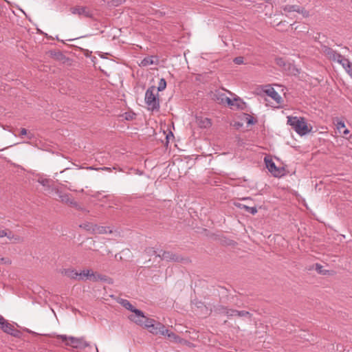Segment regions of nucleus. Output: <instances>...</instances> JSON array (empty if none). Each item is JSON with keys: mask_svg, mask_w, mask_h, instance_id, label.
I'll use <instances>...</instances> for the list:
<instances>
[{"mask_svg": "<svg viewBox=\"0 0 352 352\" xmlns=\"http://www.w3.org/2000/svg\"><path fill=\"white\" fill-rule=\"evenodd\" d=\"M67 346H72L74 349L82 350L87 346H89V343L87 342L83 338H75L72 336L67 337L65 335H60L57 336Z\"/></svg>", "mask_w": 352, "mask_h": 352, "instance_id": "nucleus-1", "label": "nucleus"}, {"mask_svg": "<svg viewBox=\"0 0 352 352\" xmlns=\"http://www.w3.org/2000/svg\"><path fill=\"white\" fill-rule=\"evenodd\" d=\"M287 124L291 125L300 135H303L308 133V126L304 118L287 117Z\"/></svg>", "mask_w": 352, "mask_h": 352, "instance_id": "nucleus-2", "label": "nucleus"}, {"mask_svg": "<svg viewBox=\"0 0 352 352\" xmlns=\"http://www.w3.org/2000/svg\"><path fill=\"white\" fill-rule=\"evenodd\" d=\"M145 329L152 333L153 335L163 336L164 333H167V329L161 322L155 320L153 318H149L147 323L145 324Z\"/></svg>", "mask_w": 352, "mask_h": 352, "instance_id": "nucleus-3", "label": "nucleus"}, {"mask_svg": "<svg viewBox=\"0 0 352 352\" xmlns=\"http://www.w3.org/2000/svg\"><path fill=\"white\" fill-rule=\"evenodd\" d=\"M155 87L148 88L145 94V102L149 110H157L160 108L159 100L156 97Z\"/></svg>", "mask_w": 352, "mask_h": 352, "instance_id": "nucleus-4", "label": "nucleus"}, {"mask_svg": "<svg viewBox=\"0 0 352 352\" xmlns=\"http://www.w3.org/2000/svg\"><path fill=\"white\" fill-rule=\"evenodd\" d=\"M276 64L280 67L283 71L289 75H297L299 74L298 69L291 63L288 62L283 58H276L275 59Z\"/></svg>", "mask_w": 352, "mask_h": 352, "instance_id": "nucleus-5", "label": "nucleus"}, {"mask_svg": "<svg viewBox=\"0 0 352 352\" xmlns=\"http://www.w3.org/2000/svg\"><path fill=\"white\" fill-rule=\"evenodd\" d=\"M128 318L131 321L144 328H145V324L150 318L146 317L141 310L138 309L133 310V312Z\"/></svg>", "mask_w": 352, "mask_h": 352, "instance_id": "nucleus-6", "label": "nucleus"}, {"mask_svg": "<svg viewBox=\"0 0 352 352\" xmlns=\"http://www.w3.org/2000/svg\"><path fill=\"white\" fill-rule=\"evenodd\" d=\"M0 328L3 332L14 337H19L20 335L19 331L16 329L13 324L6 320L3 317L0 318Z\"/></svg>", "mask_w": 352, "mask_h": 352, "instance_id": "nucleus-7", "label": "nucleus"}, {"mask_svg": "<svg viewBox=\"0 0 352 352\" xmlns=\"http://www.w3.org/2000/svg\"><path fill=\"white\" fill-rule=\"evenodd\" d=\"M320 52L329 60L336 62V60H338V58H341V54L338 52H337L333 49L327 46V45H322Z\"/></svg>", "mask_w": 352, "mask_h": 352, "instance_id": "nucleus-8", "label": "nucleus"}, {"mask_svg": "<svg viewBox=\"0 0 352 352\" xmlns=\"http://www.w3.org/2000/svg\"><path fill=\"white\" fill-rule=\"evenodd\" d=\"M219 312L228 316H237L239 317H250V314L248 311H237L235 309H231L223 307L219 309Z\"/></svg>", "mask_w": 352, "mask_h": 352, "instance_id": "nucleus-9", "label": "nucleus"}, {"mask_svg": "<svg viewBox=\"0 0 352 352\" xmlns=\"http://www.w3.org/2000/svg\"><path fill=\"white\" fill-rule=\"evenodd\" d=\"M263 92L272 100L276 104L279 105L282 103L283 99L278 92L271 86L268 85L265 87Z\"/></svg>", "mask_w": 352, "mask_h": 352, "instance_id": "nucleus-10", "label": "nucleus"}, {"mask_svg": "<svg viewBox=\"0 0 352 352\" xmlns=\"http://www.w3.org/2000/svg\"><path fill=\"white\" fill-rule=\"evenodd\" d=\"M100 278V276L91 270H84L79 272V280H92L96 281Z\"/></svg>", "mask_w": 352, "mask_h": 352, "instance_id": "nucleus-11", "label": "nucleus"}, {"mask_svg": "<svg viewBox=\"0 0 352 352\" xmlns=\"http://www.w3.org/2000/svg\"><path fill=\"white\" fill-rule=\"evenodd\" d=\"M60 273L71 279L79 280V272L74 268H63Z\"/></svg>", "mask_w": 352, "mask_h": 352, "instance_id": "nucleus-12", "label": "nucleus"}, {"mask_svg": "<svg viewBox=\"0 0 352 352\" xmlns=\"http://www.w3.org/2000/svg\"><path fill=\"white\" fill-rule=\"evenodd\" d=\"M336 62L340 64L348 74L352 75V63L348 58L341 54V58L336 60Z\"/></svg>", "mask_w": 352, "mask_h": 352, "instance_id": "nucleus-13", "label": "nucleus"}, {"mask_svg": "<svg viewBox=\"0 0 352 352\" xmlns=\"http://www.w3.org/2000/svg\"><path fill=\"white\" fill-rule=\"evenodd\" d=\"M158 257H160L162 260H165L167 261H178L179 258L177 255L170 252H162L160 251L157 254Z\"/></svg>", "mask_w": 352, "mask_h": 352, "instance_id": "nucleus-14", "label": "nucleus"}, {"mask_svg": "<svg viewBox=\"0 0 352 352\" xmlns=\"http://www.w3.org/2000/svg\"><path fill=\"white\" fill-rule=\"evenodd\" d=\"M72 12L74 14H78L80 16H85L86 17H90L91 13L87 7H74L72 8Z\"/></svg>", "mask_w": 352, "mask_h": 352, "instance_id": "nucleus-15", "label": "nucleus"}, {"mask_svg": "<svg viewBox=\"0 0 352 352\" xmlns=\"http://www.w3.org/2000/svg\"><path fill=\"white\" fill-rule=\"evenodd\" d=\"M158 58L155 56H151L145 57L143 60H142L140 63V66L141 67H147L152 65H157L158 64Z\"/></svg>", "mask_w": 352, "mask_h": 352, "instance_id": "nucleus-16", "label": "nucleus"}, {"mask_svg": "<svg viewBox=\"0 0 352 352\" xmlns=\"http://www.w3.org/2000/svg\"><path fill=\"white\" fill-rule=\"evenodd\" d=\"M196 122L199 127L203 129L209 128L212 124L211 120L209 118L203 116L196 117Z\"/></svg>", "mask_w": 352, "mask_h": 352, "instance_id": "nucleus-17", "label": "nucleus"}, {"mask_svg": "<svg viewBox=\"0 0 352 352\" xmlns=\"http://www.w3.org/2000/svg\"><path fill=\"white\" fill-rule=\"evenodd\" d=\"M91 229L94 234H107L113 232L110 227L106 226L93 225L91 226Z\"/></svg>", "mask_w": 352, "mask_h": 352, "instance_id": "nucleus-18", "label": "nucleus"}, {"mask_svg": "<svg viewBox=\"0 0 352 352\" xmlns=\"http://www.w3.org/2000/svg\"><path fill=\"white\" fill-rule=\"evenodd\" d=\"M56 192L58 194V197L62 202L65 203L69 206H76V201L72 199L69 195L62 194L58 190H56Z\"/></svg>", "mask_w": 352, "mask_h": 352, "instance_id": "nucleus-19", "label": "nucleus"}, {"mask_svg": "<svg viewBox=\"0 0 352 352\" xmlns=\"http://www.w3.org/2000/svg\"><path fill=\"white\" fill-rule=\"evenodd\" d=\"M265 162L269 171L272 173L274 176H278L279 174V170L276 168L274 162L272 160H267L266 158H265Z\"/></svg>", "mask_w": 352, "mask_h": 352, "instance_id": "nucleus-20", "label": "nucleus"}, {"mask_svg": "<svg viewBox=\"0 0 352 352\" xmlns=\"http://www.w3.org/2000/svg\"><path fill=\"white\" fill-rule=\"evenodd\" d=\"M38 182L46 188L45 190H47L48 193H50L54 190V188H51L52 180L47 178L39 177Z\"/></svg>", "mask_w": 352, "mask_h": 352, "instance_id": "nucleus-21", "label": "nucleus"}, {"mask_svg": "<svg viewBox=\"0 0 352 352\" xmlns=\"http://www.w3.org/2000/svg\"><path fill=\"white\" fill-rule=\"evenodd\" d=\"M164 336H166L170 341L175 343H181L182 342V339H181L175 333L170 331L167 329V333H164Z\"/></svg>", "mask_w": 352, "mask_h": 352, "instance_id": "nucleus-22", "label": "nucleus"}, {"mask_svg": "<svg viewBox=\"0 0 352 352\" xmlns=\"http://www.w3.org/2000/svg\"><path fill=\"white\" fill-rule=\"evenodd\" d=\"M316 270L319 274H322V275H333V271H329V270L324 269L323 267L320 264L316 265Z\"/></svg>", "mask_w": 352, "mask_h": 352, "instance_id": "nucleus-23", "label": "nucleus"}, {"mask_svg": "<svg viewBox=\"0 0 352 352\" xmlns=\"http://www.w3.org/2000/svg\"><path fill=\"white\" fill-rule=\"evenodd\" d=\"M120 303L122 305V307H124V308H126V309L129 310L131 311V313L133 312V310H135L137 309L136 308H135L133 307V305H132L130 302L127 300H125V299H122L120 301Z\"/></svg>", "mask_w": 352, "mask_h": 352, "instance_id": "nucleus-24", "label": "nucleus"}, {"mask_svg": "<svg viewBox=\"0 0 352 352\" xmlns=\"http://www.w3.org/2000/svg\"><path fill=\"white\" fill-rule=\"evenodd\" d=\"M239 207L244 208L247 212L255 214L257 212V209L255 207H249L245 205H239Z\"/></svg>", "mask_w": 352, "mask_h": 352, "instance_id": "nucleus-25", "label": "nucleus"}, {"mask_svg": "<svg viewBox=\"0 0 352 352\" xmlns=\"http://www.w3.org/2000/svg\"><path fill=\"white\" fill-rule=\"evenodd\" d=\"M166 87V82L165 79L161 78L158 83L157 91H162L164 90Z\"/></svg>", "mask_w": 352, "mask_h": 352, "instance_id": "nucleus-26", "label": "nucleus"}, {"mask_svg": "<svg viewBox=\"0 0 352 352\" xmlns=\"http://www.w3.org/2000/svg\"><path fill=\"white\" fill-rule=\"evenodd\" d=\"M145 253L148 256H153L155 255L156 257H158L157 254L158 253L152 248H148L145 250Z\"/></svg>", "mask_w": 352, "mask_h": 352, "instance_id": "nucleus-27", "label": "nucleus"}, {"mask_svg": "<svg viewBox=\"0 0 352 352\" xmlns=\"http://www.w3.org/2000/svg\"><path fill=\"white\" fill-rule=\"evenodd\" d=\"M336 128L341 133L342 130L345 128L344 122L342 120L338 121L336 123Z\"/></svg>", "mask_w": 352, "mask_h": 352, "instance_id": "nucleus-28", "label": "nucleus"}, {"mask_svg": "<svg viewBox=\"0 0 352 352\" xmlns=\"http://www.w3.org/2000/svg\"><path fill=\"white\" fill-rule=\"evenodd\" d=\"M28 135V138L31 140L32 138V135L30 134V133H28V131L27 129H24V128H22L21 129V135L23 136V135Z\"/></svg>", "mask_w": 352, "mask_h": 352, "instance_id": "nucleus-29", "label": "nucleus"}, {"mask_svg": "<svg viewBox=\"0 0 352 352\" xmlns=\"http://www.w3.org/2000/svg\"><path fill=\"white\" fill-rule=\"evenodd\" d=\"M234 63L236 65H241L243 63V58L241 56L236 57L234 59Z\"/></svg>", "mask_w": 352, "mask_h": 352, "instance_id": "nucleus-30", "label": "nucleus"}, {"mask_svg": "<svg viewBox=\"0 0 352 352\" xmlns=\"http://www.w3.org/2000/svg\"><path fill=\"white\" fill-rule=\"evenodd\" d=\"M246 116H247L246 119H247L248 124H254L255 122L254 121L253 118L250 116L249 115H246Z\"/></svg>", "mask_w": 352, "mask_h": 352, "instance_id": "nucleus-31", "label": "nucleus"}, {"mask_svg": "<svg viewBox=\"0 0 352 352\" xmlns=\"http://www.w3.org/2000/svg\"><path fill=\"white\" fill-rule=\"evenodd\" d=\"M226 101L229 105H234V101L228 97H226Z\"/></svg>", "mask_w": 352, "mask_h": 352, "instance_id": "nucleus-32", "label": "nucleus"}, {"mask_svg": "<svg viewBox=\"0 0 352 352\" xmlns=\"http://www.w3.org/2000/svg\"><path fill=\"white\" fill-rule=\"evenodd\" d=\"M134 116H135V114L126 113L125 118L126 120H132Z\"/></svg>", "mask_w": 352, "mask_h": 352, "instance_id": "nucleus-33", "label": "nucleus"}, {"mask_svg": "<svg viewBox=\"0 0 352 352\" xmlns=\"http://www.w3.org/2000/svg\"><path fill=\"white\" fill-rule=\"evenodd\" d=\"M0 262L1 263H6V264H9L10 263V261L9 259L8 258H0Z\"/></svg>", "mask_w": 352, "mask_h": 352, "instance_id": "nucleus-34", "label": "nucleus"}, {"mask_svg": "<svg viewBox=\"0 0 352 352\" xmlns=\"http://www.w3.org/2000/svg\"><path fill=\"white\" fill-rule=\"evenodd\" d=\"M309 134H311V136H313L314 135L313 133H316V130L314 131L313 127L309 126Z\"/></svg>", "mask_w": 352, "mask_h": 352, "instance_id": "nucleus-35", "label": "nucleus"}, {"mask_svg": "<svg viewBox=\"0 0 352 352\" xmlns=\"http://www.w3.org/2000/svg\"><path fill=\"white\" fill-rule=\"evenodd\" d=\"M341 133H342L344 135H347V134H349V131L348 129H345V128H344V129H343V131H342Z\"/></svg>", "mask_w": 352, "mask_h": 352, "instance_id": "nucleus-36", "label": "nucleus"}, {"mask_svg": "<svg viewBox=\"0 0 352 352\" xmlns=\"http://www.w3.org/2000/svg\"><path fill=\"white\" fill-rule=\"evenodd\" d=\"M322 129L323 130L322 131L320 132V133H327V129L326 127H322Z\"/></svg>", "mask_w": 352, "mask_h": 352, "instance_id": "nucleus-37", "label": "nucleus"}, {"mask_svg": "<svg viewBox=\"0 0 352 352\" xmlns=\"http://www.w3.org/2000/svg\"><path fill=\"white\" fill-rule=\"evenodd\" d=\"M122 1V0H116V3H115L114 5L118 6V3H121Z\"/></svg>", "mask_w": 352, "mask_h": 352, "instance_id": "nucleus-38", "label": "nucleus"}, {"mask_svg": "<svg viewBox=\"0 0 352 352\" xmlns=\"http://www.w3.org/2000/svg\"><path fill=\"white\" fill-rule=\"evenodd\" d=\"M320 34H318V37H316L315 39L316 40L320 38Z\"/></svg>", "mask_w": 352, "mask_h": 352, "instance_id": "nucleus-39", "label": "nucleus"}, {"mask_svg": "<svg viewBox=\"0 0 352 352\" xmlns=\"http://www.w3.org/2000/svg\"><path fill=\"white\" fill-rule=\"evenodd\" d=\"M317 83H318V81H316V82L314 83V85H316Z\"/></svg>", "mask_w": 352, "mask_h": 352, "instance_id": "nucleus-40", "label": "nucleus"}, {"mask_svg": "<svg viewBox=\"0 0 352 352\" xmlns=\"http://www.w3.org/2000/svg\"><path fill=\"white\" fill-rule=\"evenodd\" d=\"M317 83H318V81H316V82L314 83V85H316Z\"/></svg>", "mask_w": 352, "mask_h": 352, "instance_id": "nucleus-41", "label": "nucleus"}, {"mask_svg": "<svg viewBox=\"0 0 352 352\" xmlns=\"http://www.w3.org/2000/svg\"><path fill=\"white\" fill-rule=\"evenodd\" d=\"M317 83H318V81H316V82L314 83V85H316Z\"/></svg>", "mask_w": 352, "mask_h": 352, "instance_id": "nucleus-42", "label": "nucleus"}, {"mask_svg": "<svg viewBox=\"0 0 352 352\" xmlns=\"http://www.w3.org/2000/svg\"><path fill=\"white\" fill-rule=\"evenodd\" d=\"M2 317L1 316H0V318Z\"/></svg>", "mask_w": 352, "mask_h": 352, "instance_id": "nucleus-43", "label": "nucleus"}]
</instances>
